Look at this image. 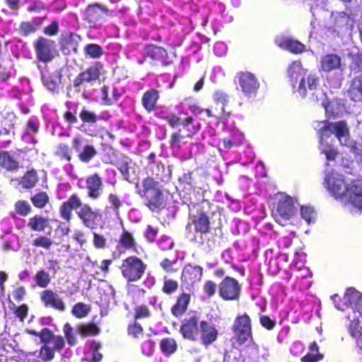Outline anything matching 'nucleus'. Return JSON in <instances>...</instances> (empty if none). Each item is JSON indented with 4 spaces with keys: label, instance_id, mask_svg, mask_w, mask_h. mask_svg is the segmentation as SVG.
Segmentation results:
<instances>
[{
    "label": "nucleus",
    "instance_id": "38",
    "mask_svg": "<svg viewBox=\"0 0 362 362\" xmlns=\"http://www.w3.org/2000/svg\"><path fill=\"white\" fill-rule=\"evenodd\" d=\"M109 90L110 87L108 86L104 85L101 88L102 100L106 105L115 104L121 96L117 88L115 86L112 88V95L110 96H109Z\"/></svg>",
    "mask_w": 362,
    "mask_h": 362
},
{
    "label": "nucleus",
    "instance_id": "53",
    "mask_svg": "<svg viewBox=\"0 0 362 362\" xmlns=\"http://www.w3.org/2000/svg\"><path fill=\"white\" fill-rule=\"evenodd\" d=\"M53 245L52 240L46 235H38L33 240L32 245L35 247H42L49 250Z\"/></svg>",
    "mask_w": 362,
    "mask_h": 362
},
{
    "label": "nucleus",
    "instance_id": "22",
    "mask_svg": "<svg viewBox=\"0 0 362 362\" xmlns=\"http://www.w3.org/2000/svg\"><path fill=\"white\" fill-rule=\"evenodd\" d=\"M40 300L45 307H51L60 312L66 310V305L63 299L52 290L42 291L40 293Z\"/></svg>",
    "mask_w": 362,
    "mask_h": 362
},
{
    "label": "nucleus",
    "instance_id": "43",
    "mask_svg": "<svg viewBox=\"0 0 362 362\" xmlns=\"http://www.w3.org/2000/svg\"><path fill=\"white\" fill-rule=\"evenodd\" d=\"M98 152L92 144H85L82 150L78 153V159L85 163H89L96 155Z\"/></svg>",
    "mask_w": 362,
    "mask_h": 362
},
{
    "label": "nucleus",
    "instance_id": "14",
    "mask_svg": "<svg viewBox=\"0 0 362 362\" xmlns=\"http://www.w3.org/2000/svg\"><path fill=\"white\" fill-rule=\"evenodd\" d=\"M324 125L320 129L319 134L321 137L328 138L332 134L341 142V139L349 135V129L346 122L339 121L334 123L325 121Z\"/></svg>",
    "mask_w": 362,
    "mask_h": 362
},
{
    "label": "nucleus",
    "instance_id": "58",
    "mask_svg": "<svg viewBox=\"0 0 362 362\" xmlns=\"http://www.w3.org/2000/svg\"><path fill=\"white\" fill-rule=\"evenodd\" d=\"M64 337L67 341V343L70 346H74L76 344V339L74 333V329L71 325L66 322L64 325L63 328Z\"/></svg>",
    "mask_w": 362,
    "mask_h": 362
},
{
    "label": "nucleus",
    "instance_id": "44",
    "mask_svg": "<svg viewBox=\"0 0 362 362\" xmlns=\"http://www.w3.org/2000/svg\"><path fill=\"white\" fill-rule=\"evenodd\" d=\"M160 348L161 351L165 356H169L176 351L177 345L176 341L173 338L166 337L160 340Z\"/></svg>",
    "mask_w": 362,
    "mask_h": 362
},
{
    "label": "nucleus",
    "instance_id": "7",
    "mask_svg": "<svg viewBox=\"0 0 362 362\" xmlns=\"http://www.w3.org/2000/svg\"><path fill=\"white\" fill-rule=\"evenodd\" d=\"M324 185L327 190L336 199L348 198L349 185L345 181L344 176L334 171L329 172L325 177Z\"/></svg>",
    "mask_w": 362,
    "mask_h": 362
},
{
    "label": "nucleus",
    "instance_id": "27",
    "mask_svg": "<svg viewBox=\"0 0 362 362\" xmlns=\"http://www.w3.org/2000/svg\"><path fill=\"white\" fill-rule=\"evenodd\" d=\"M79 37L73 33L61 36L59 40L61 51L66 55L76 53L78 46Z\"/></svg>",
    "mask_w": 362,
    "mask_h": 362
},
{
    "label": "nucleus",
    "instance_id": "23",
    "mask_svg": "<svg viewBox=\"0 0 362 362\" xmlns=\"http://www.w3.org/2000/svg\"><path fill=\"white\" fill-rule=\"evenodd\" d=\"M202 273L203 269L202 267L187 264L182 269L180 279L183 283L193 286L201 280Z\"/></svg>",
    "mask_w": 362,
    "mask_h": 362
},
{
    "label": "nucleus",
    "instance_id": "9",
    "mask_svg": "<svg viewBox=\"0 0 362 362\" xmlns=\"http://www.w3.org/2000/svg\"><path fill=\"white\" fill-rule=\"evenodd\" d=\"M103 66L100 62H95L80 72L74 79V88H79L86 83H93L99 80L102 75Z\"/></svg>",
    "mask_w": 362,
    "mask_h": 362
},
{
    "label": "nucleus",
    "instance_id": "11",
    "mask_svg": "<svg viewBox=\"0 0 362 362\" xmlns=\"http://www.w3.org/2000/svg\"><path fill=\"white\" fill-rule=\"evenodd\" d=\"M156 116L161 119L168 122L169 126L173 128H177L182 126L183 130L190 132L189 127L192 125L194 122L192 116H188L184 119L173 112L169 111L168 109H162L156 113Z\"/></svg>",
    "mask_w": 362,
    "mask_h": 362
},
{
    "label": "nucleus",
    "instance_id": "63",
    "mask_svg": "<svg viewBox=\"0 0 362 362\" xmlns=\"http://www.w3.org/2000/svg\"><path fill=\"white\" fill-rule=\"evenodd\" d=\"M175 262V260H171L168 258H164L160 262V266L163 269V270L166 273H175L177 271V269L174 267Z\"/></svg>",
    "mask_w": 362,
    "mask_h": 362
},
{
    "label": "nucleus",
    "instance_id": "50",
    "mask_svg": "<svg viewBox=\"0 0 362 362\" xmlns=\"http://www.w3.org/2000/svg\"><path fill=\"white\" fill-rule=\"evenodd\" d=\"M9 308L21 322H23L28 314V306L25 303L16 305L13 302L10 301Z\"/></svg>",
    "mask_w": 362,
    "mask_h": 362
},
{
    "label": "nucleus",
    "instance_id": "60",
    "mask_svg": "<svg viewBox=\"0 0 362 362\" xmlns=\"http://www.w3.org/2000/svg\"><path fill=\"white\" fill-rule=\"evenodd\" d=\"M17 31L22 36H28L31 33H35V30L30 21H22L20 23Z\"/></svg>",
    "mask_w": 362,
    "mask_h": 362
},
{
    "label": "nucleus",
    "instance_id": "35",
    "mask_svg": "<svg viewBox=\"0 0 362 362\" xmlns=\"http://www.w3.org/2000/svg\"><path fill=\"white\" fill-rule=\"evenodd\" d=\"M118 247L124 250L136 251V243L133 235L128 230H124L120 235Z\"/></svg>",
    "mask_w": 362,
    "mask_h": 362
},
{
    "label": "nucleus",
    "instance_id": "8",
    "mask_svg": "<svg viewBox=\"0 0 362 362\" xmlns=\"http://www.w3.org/2000/svg\"><path fill=\"white\" fill-rule=\"evenodd\" d=\"M241 91L247 98H255L259 89L260 83L255 74L248 71H238L235 76Z\"/></svg>",
    "mask_w": 362,
    "mask_h": 362
},
{
    "label": "nucleus",
    "instance_id": "13",
    "mask_svg": "<svg viewBox=\"0 0 362 362\" xmlns=\"http://www.w3.org/2000/svg\"><path fill=\"white\" fill-rule=\"evenodd\" d=\"M196 208V214H189L192 224L194 226V232L201 236L211 231V221L206 213L199 206H194Z\"/></svg>",
    "mask_w": 362,
    "mask_h": 362
},
{
    "label": "nucleus",
    "instance_id": "31",
    "mask_svg": "<svg viewBox=\"0 0 362 362\" xmlns=\"http://www.w3.org/2000/svg\"><path fill=\"white\" fill-rule=\"evenodd\" d=\"M0 167L14 171L19 168V163L9 151H0Z\"/></svg>",
    "mask_w": 362,
    "mask_h": 362
},
{
    "label": "nucleus",
    "instance_id": "46",
    "mask_svg": "<svg viewBox=\"0 0 362 362\" xmlns=\"http://www.w3.org/2000/svg\"><path fill=\"white\" fill-rule=\"evenodd\" d=\"M100 331V328L93 322L82 323L78 327V332L82 337L95 336Z\"/></svg>",
    "mask_w": 362,
    "mask_h": 362
},
{
    "label": "nucleus",
    "instance_id": "20",
    "mask_svg": "<svg viewBox=\"0 0 362 362\" xmlns=\"http://www.w3.org/2000/svg\"><path fill=\"white\" fill-rule=\"evenodd\" d=\"M43 85L50 91L59 93L62 81V70L57 69L52 73H45L41 70Z\"/></svg>",
    "mask_w": 362,
    "mask_h": 362
},
{
    "label": "nucleus",
    "instance_id": "29",
    "mask_svg": "<svg viewBox=\"0 0 362 362\" xmlns=\"http://www.w3.org/2000/svg\"><path fill=\"white\" fill-rule=\"evenodd\" d=\"M346 95L353 102L362 101V74L354 76L351 80Z\"/></svg>",
    "mask_w": 362,
    "mask_h": 362
},
{
    "label": "nucleus",
    "instance_id": "16",
    "mask_svg": "<svg viewBox=\"0 0 362 362\" xmlns=\"http://www.w3.org/2000/svg\"><path fill=\"white\" fill-rule=\"evenodd\" d=\"M144 57L154 62H160L163 66H168L170 64L167 50L160 46L152 44L146 45L144 47Z\"/></svg>",
    "mask_w": 362,
    "mask_h": 362
},
{
    "label": "nucleus",
    "instance_id": "30",
    "mask_svg": "<svg viewBox=\"0 0 362 362\" xmlns=\"http://www.w3.org/2000/svg\"><path fill=\"white\" fill-rule=\"evenodd\" d=\"M190 132H187L186 135L182 134V129H180L174 132H173L170 135L169 144L171 148L180 150L182 144H186V141H184L185 137L192 138L194 132V123L192 126L189 127Z\"/></svg>",
    "mask_w": 362,
    "mask_h": 362
},
{
    "label": "nucleus",
    "instance_id": "51",
    "mask_svg": "<svg viewBox=\"0 0 362 362\" xmlns=\"http://www.w3.org/2000/svg\"><path fill=\"white\" fill-rule=\"evenodd\" d=\"M36 285L40 288H46L51 282V277L47 272L40 269L34 276Z\"/></svg>",
    "mask_w": 362,
    "mask_h": 362
},
{
    "label": "nucleus",
    "instance_id": "48",
    "mask_svg": "<svg viewBox=\"0 0 362 362\" xmlns=\"http://www.w3.org/2000/svg\"><path fill=\"white\" fill-rule=\"evenodd\" d=\"M54 154L61 160L71 161L72 159V150L69 145L65 143H60L57 145Z\"/></svg>",
    "mask_w": 362,
    "mask_h": 362
},
{
    "label": "nucleus",
    "instance_id": "55",
    "mask_svg": "<svg viewBox=\"0 0 362 362\" xmlns=\"http://www.w3.org/2000/svg\"><path fill=\"white\" fill-rule=\"evenodd\" d=\"M300 215L308 223L314 222L316 217L315 211L310 206H302L300 207Z\"/></svg>",
    "mask_w": 362,
    "mask_h": 362
},
{
    "label": "nucleus",
    "instance_id": "40",
    "mask_svg": "<svg viewBox=\"0 0 362 362\" xmlns=\"http://www.w3.org/2000/svg\"><path fill=\"white\" fill-rule=\"evenodd\" d=\"M244 136L239 132H233L230 136H226L221 140L223 146L226 150L238 146L243 143Z\"/></svg>",
    "mask_w": 362,
    "mask_h": 362
},
{
    "label": "nucleus",
    "instance_id": "39",
    "mask_svg": "<svg viewBox=\"0 0 362 362\" xmlns=\"http://www.w3.org/2000/svg\"><path fill=\"white\" fill-rule=\"evenodd\" d=\"M38 180L37 171L31 169L24 173L20 180L19 184L24 189H31L35 186Z\"/></svg>",
    "mask_w": 362,
    "mask_h": 362
},
{
    "label": "nucleus",
    "instance_id": "42",
    "mask_svg": "<svg viewBox=\"0 0 362 362\" xmlns=\"http://www.w3.org/2000/svg\"><path fill=\"white\" fill-rule=\"evenodd\" d=\"M179 288V282L177 280L164 276L163 278V285L161 291L167 295L170 296L175 293Z\"/></svg>",
    "mask_w": 362,
    "mask_h": 362
},
{
    "label": "nucleus",
    "instance_id": "57",
    "mask_svg": "<svg viewBox=\"0 0 362 362\" xmlns=\"http://www.w3.org/2000/svg\"><path fill=\"white\" fill-rule=\"evenodd\" d=\"M143 332L142 326L136 320L128 325L127 333L134 338H139L143 334Z\"/></svg>",
    "mask_w": 362,
    "mask_h": 362
},
{
    "label": "nucleus",
    "instance_id": "12",
    "mask_svg": "<svg viewBox=\"0 0 362 362\" xmlns=\"http://www.w3.org/2000/svg\"><path fill=\"white\" fill-rule=\"evenodd\" d=\"M35 48L38 61L47 63L54 58L55 42L54 40L40 37L35 44Z\"/></svg>",
    "mask_w": 362,
    "mask_h": 362
},
{
    "label": "nucleus",
    "instance_id": "5",
    "mask_svg": "<svg viewBox=\"0 0 362 362\" xmlns=\"http://www.w3.org/2000/svg\"><path fill=\"white\" fill-rule=\"evenodd\" d=\"M235 342L243 345L247 341H253L252 322L246 313H238L231 327Z\"/></svg>",
    "mask_w": 362,
    "mask_h": 362
},
{
    "label": "nucleus",
    "instance_id": "36",
    "mask_svg": "<svg viewBox=\"0 0 362 362\" xmlns=\"http://www.w3.org/2000/svg\"><path fill=\"white\" fill-rule=\"evenodd\" d=\"M107 202L109 206H107L106 209H110L115 216L117 218H119L121 214L120 211L124 206V202L116 193H110L107 196Z\"/></svg>",
    "mask_w": 362,
    "mask_h": 362
},
{
    "label": "nucleus",
    "instance_id": "47",
    "mask_svg": "<svg viewBox=\"0 0 362 362\" xmlns=\"http://www.w3.org/2000/svg\"><path fill=\"white\" fill-rule=\"evenodd\" d=\"M83 51L85 55L91 59L100 58L103 54V49L102 47L95 43L86 45L84 47Z\"/></svg>",
    "mask_w": 362,
    "mask_h": 362
},
{
    "label": "nucleus",
    "instance_id": "41",
    "mask_svg": "<svg viewBox=\"0 0 362 362\" xmlns=\"http://www.w3.org/2000/svg\"><path fill=\"white\" fill-rule=\"evenodd\" d=\"M306 71L300 61H293L289 64L287 74L291 80L296 82L300 76H304Z\"/></svg>",
    "mask_w": 362,
    "mask_h": 362
},
{
    "label": "nucleus",
    "instance_id": "4",
    "mask_svg": "<svg viewBox=\"0 0 362 362\" xmlns=\"http://www.w3.org/2000/svg\"><path fill=\"white\" fill-rule=\"evenodd\" d=\"M119 268L124 279L128 282H135L143 277L147 264L141 258L131 255L122 259Z\"/></svg>",
    "mask_w": 362,
    "mask_h": 362
},
{
    "label": "nucleus",
    "instance_id": "32",
    "mask_svg": "<svg viewBox=\"0 0 362 362\" xmlns=\"http://www.w3.org/2000/svg\"><path fill=\"white\" fill-rule=\"evenodd\" d=\"M345 300L352 304L354 303V310L362 316V295L354 288H349L344 293Z\"/></svg>",
    "mask_w": 362,
    "mask_h": 362
},
{
    "label": "nucleus",
    "instance_id": "61",
    "mask_svg": "<svg viewBox=\"0 0 362 362\" xmlns=\"http://www.w3.org/2000/svg\"><path fill=\"white\" fill-rule=\"evenodd\" d=\"M151 316V312L146 305H141L134 309V318L135 320L141 318H147Z\"/></svg>",
    "mask_w": 362,
    "mask_h": 362
},
{
    "label": "nucleus",
    "instance_id": "64",
    "mask_svg": "<svg viewBox=\"0 0 362 362\" xmlns=\"http://www.w3.org/2000/svg\"><path fill=\"white\" fill-rule=\"evenodd\" d=\"M158 245L160 250L167 251L173 248L174 242L170 237L163 235L158 241Z\"/></svg>",
    "mask_w": 362,
    "mask_h": 362
},
{
    "label": "nucleus",
    "instance_id": "24",
    "mask_svg": "<svg viewBox=\"0 0 362 362\" xmlns=\"http://www.w3.org/2000/svg\"><path fill=\"white\" fill-rule=\"evenodd\" d=\"M276 43L280 48L294 54H300L306 51L305 45L292 37H281L276 40Z\"/></svg>",
    "mask_w": 362,
    "mask_h": 362
},
{
    "label": "nucleus",
    "instance_id": "18",
    "mask_svg": "<svg viewBox=\"0 0 362 362\" xmlns=\"http://www.w3.org/2000/svg\"><path fill=\"white\" fill-rule=\"evenodd\" d=\"M86 185L88 198L96 200L101 197L103 190V182L98 173H94L87 176Z\"/></svg>",
    "mask_w": 362,
    "mask_h": 362
},
{
    "label": "nucleus",
    "instance_id": "59",
    "mask_svg": "<svg viewBox=\"0 0 362 362\" xmlns=\"http://www.w3.org/2000/svg\"><path fill=\"white\" fill-rule=\"evenodd\" d=\"M14 135V124L11 121L4 119L0 122V135L7 136L10 134Z\"/></svg>",
    "mask_w": 362,
    "mask_h": 362
},
{
    "label": "nucleus",
    "instance_id": "33",
    "mask_svg": "<svg viewBox=\"0 0 362 362\" xmlns=\"http://www.w3.org/2000/svg\"><path fill=\"white\" fill-rule=\"evenodd\" d=\"M28 226L33 231H45L49 226V220L47 217L36 214L29 218Z\"/></svg>",
    "mask_w": 362,
    "mask_h": 362
},
{
    "label": "nucleus",
    "instance_id": "62",
    "mask_svg": "<svg viewBox=\"0 0 362 362\" xmlns=\"http://www.w3.org/2000/svg\"><path fill=\"white\" fill-rule=\"evenodd\" d=\"M349 331L351 335L358 340L362 337V332L359 326L358 320H354L350 322L349 326Z\"/></svg>",
    "mask_w": 362,
    "mask_h": 362
},
{
    "label": "nucleus",
    "instance_id": "56",
    "mask_svg": "<svg viewBox=\"0 0 362 362\" xmlns=\"http://www.w3.org/2000/svg\"><path fill=\"white\" fill-rule=\"evenodd\" d=\"M15 211L16 214L25 216L31 211V206L25 200H19L16 202L14 205Z\"/></svg>",
    "mask_w": 362,
    "mask_h": 362
},
{
    "label": "nucleus",
    "instance_id": "6",
    "mask_svg": "<svg viewBox=\"0 0 362 362\" xmlns=\"http://www.w3.org/2000/svg\"><path fill=\"white\" fill-rule=\"evenodd\" d=\"M296 213L294 199L287 194H281L272 210V216L275 221L281 226L293 218Z\"/></svg>",
    "mask_w": 362,
    "mask_h": 362
},
{
    "label": "nucleus",
    "instance_id": "34",
    "mask_svg": "<svg viewBox=\"0 0 362 362\" xmlns=\"http://www.w3.org/2000/svg\"><path fill=\"white\" fill-rule=\"evenodd\" d=\"M309 352L300 358L301 362H319L322 361L325 356L319 351V346L315 341H313L309 346Z\"/></svg>",
    "mask_w": 362,
    "mask_h": 362
},
{
    "label": "nucleus",
    "instance_id": "21",
    "mask_svg": "<svg viewBox=\"0 0 362 362\" xmlns=\"http://www.w3.org/2000/svg\"><path fill=\"white\" fill-rule=\"evenodd\" d=\"M108 14V9L105 6L98 3L88 5L84 12V20L88 23H96Z\"/></svg>",
    "mask_w": 362,
    "mask_h": 362
},
{
    "label": "nucleus",
    "instance_id": "25",
    "mask_svg": "<svg viewBox=\"0 0 362 362\" xmlns=\"http://www.w3.org/2000/svg\"><path fill=\"white\" fill-rule=\"evenodd\" d=\"M320 69L324 72H331L335 70H342L341 57L334 53H327L321 57Z\"/></svg>",
    "mask_w": 362,
    "mask_h": 362
},
{
    "label": "nucleus",
    "instance_id": "1",
    "mask_svg": "<svg viewBox=\"0 0 362 362\" xmlns=\"http://www.w3.org/2000/svg\"><path fill=\"white\" fill-rule=\"evenodd\" d=\"M73 211H76L83 225L91 230L95 229L102 219L100 210L93 209L89 204L83 203L77 193L71 194L59 208L60 217L68 222L72 218Z\"/></svg>",
    "mask_w": 362,
    "mask_h": 362
},
{
    "label": "nucleus",
    "instance_id": "17",
    "mask_svg": "<svg viewBox=\"0 0 362 362\" xmlns=\"http://www.w3.org/2000/svg\"><path fill=\"white\" fill-rule=\"evenodd\" d=\"M199 317L193 315L184 319L180 327V332L185 339L194 341L197 339L199 331Z\"/></svg>",
    "mask_w": 362,
    "mask_h": 362
},
{
    "label": "nucleus",
    "instance_id": "2",
    "mask_svg": "<svg viewBox=\"0 0 362 362\" xmlns=\"http://www.w3.org/2000/svg\"><path fill=\"white\" fill-rule=\"evenodd\" d=\"M27 333L38 337L42 343L38 350L37 357L44 362H49L55 357L56 352H61L65 346V340L62 335L56 334L47 327L37 332L33 329H28Z\"/></svg>",
    "mask_w": 362,
    "mask_h": 362
},
{
    "label": "nucleus",
    "instance_id": "15",
    "mask_svg": "<svg viewBox=\"0 0 362 362\" xmlns=\"http://www.w3.org/2000/svg\"><path fill=\"white\" fill-rule=\"evenodd\" d=\"M192 300L189 293L182 291L177 295L172 303L170 311L175 318L182 317L187 312Z\"/></svg>",
    "mask_w": 362,
    "mask_h": 362
},
{
    "label": "nucleus",
    "instance_id": "37",
    "mask_svg": "<svg viewBox=\"0 0 362 362\" xmlns=\"http://www.w3.org/2000/svg\"><path fill=\"white\" fill-rule=\"evenodd\" d=\"M213 100L216 104H221L222 105V114L219 118L226 119L230 117V112L224 110L225 107L229 103V95L224 91L216 90L213 94Z\"/></svg>",
    "mask_w": 362,
    "mask_h": 362
},
{
    "label": "nucleus",
    "instance_id": "49",
    "mask_svg": "<svg viewBox=\"0 0 362 362\" xmlns=\"http://www.w3.org/2000/svg\"><path fill=\"white\" fill-rule=\"evenodd\" d=\"M30 201L36 208L42 209L49 203V198L46 192L42 191L32 196Z\"/></svg>",
    "mask_w": 362,
    "mask_h": 362
},
{
    "label": "nucleus",
    "instance_id": "45",
    "mask_svg": "<svg viewBox=\"0 0 362 362\" xmlns=\"http://www.w3.org/2000/svg\"><path fill=\"white\" fill-rule=\"evenodd\" d=\"M349 69L354 74L362 73V52L350 53Z\"/></svg>",
    "mask_w": 362,
    "mask_h": 362
},
{
    "label": "nucleus",
    "instance_id": "10",
    "mask_svg": "<svg viewBox=\"0 0 362 362\" xmlns=\"http://www.w3.org/2000/svg\"><path fill=\"white\" fill-rule=\"evenodd\" d=\"M218 288L219 296L224 300H235L240 297L241 286L233 277H224L219 283Z\"/></svg>",
    "mask_w": 362,
    "mask_h": 362
},
{
    "label": "nucleus",
    "instance_id": "54",
    "mask_svg": "<svg viewBox=\"0 0 362 362\" xmlns=\"http://www.w3.org/2000/svg\"><path fill=\"white\" fill-rule=\"evenodd\" d=\"M79 117L83 123L95 124L96 123L100 117H98L95 112H91L83 107L79 114Z\"/></svg>",
    "mask_w": 362,
    "mask_h": 362
},
{
    "label": "nucleus",
    "instance_id": "3",
    "mask_svg": "<svg viewBox=\"0 0 362 362\" xmlns=\"http://www.w3.org/2000/svg\"><path fill=\"white\" fill-rule=\"evenodd\" d=\"M136 189L149 210L156 211L163 208L165 201L162 186L154 177L147 176L144 178L136 184Z\"/></svg>",
    "mask_w": 362,
    "mask_h": 362
},
{
    "label": "nucleus",
    "instance_id": "52",
    "mask_svg": "<svg viewBox=\"0 0 362 362\" xmlns=\"http://www.w3.org/2000/svg\"><path fill=\"white\" fill-rule=\"evenodd\" d=\"M90 311L89 305L83 303H77L72 307L71 314L76 318L85 317Z\"/></svg>",
    "mask_w": 362,
    "mask_h": 362
},
{
    "label": "nucleus",
    "instance_id": "26",
    "mask_svg": "<svg viewBox=\"0 0 362 362\" xmlns=\"http://www.w3.org/2000/svg\"><path fill=\"white\" fill-rule=\"evenodd\" d=\"M160 99V91L151 88L146 90L141 97V105L144 110L148 112L158 109V103Z\"/></svg>",
    "mask_w": 362,
    "mask_h": 362
},
{
    "label": "nucleus",
    "instance_id": "28",
    "mask_svg": "<svg viewBox=\"0 0 362 362\" xmlns=\"http://www.w3.org/2000/svg\"><path fill=\"white\" fill-rule=\"evenodd\" d=\"M348 199L354 206L362 209V180H353L349 184Z\"/></svg>",
    "mask_w": 362,
    "mask_h": 362
},
{
    "label": "nucleus",
    "instance_id": "19",
    "mask_svg": "<svg viewBox=\"0 0 362 362\" xmlns=\"http://www.w3.org/2000/svg\"><path fill=\"white\" fill-rule=\"evenodd\" d=\"M199 334L201 343L205 346H209L216 341L219 334L215 325L206 320L200 321Z\"/></svg>",
    "mask_w": 362,
    "mask_h": 362
}]
</instances>
